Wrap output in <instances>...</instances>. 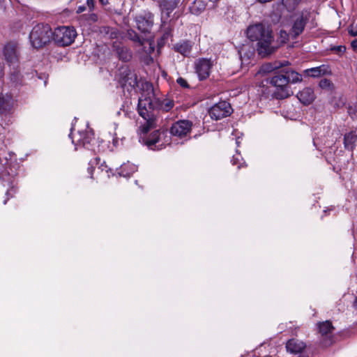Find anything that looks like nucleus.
Here are the masks:
<instances>
[{"label":"nucleus","mask_w":357,"mask_h":357,"mask_svg":"<svg viewBox=\"0 0 357 357\" xmlns=\"http://www.w3.org/2000/svg\"><path fill=\"white\" fill-rule=\"evenodd\" d=\"M86 19L90 22H96L98 21V17L96 13H89L87 15Z\"/></svg>","instance_id":"ea45409f"},{"label":"nucleus","mask_w":357,"mask_h":357,"mask_svg":"<svg viewBox=\"0 0 357 357\" xmlns=\"http://www.w3.org/2000/svg\"><path fill=\"white\" fill-rule=\"evenodd\" d=\"M1 178L2 180V184L3 186H6V185L8 186H12L10 190H8L6 192V195H8L10 192L13 190V178L10 177L8 175L7 176L6 174L2 173L1 174Z\"/></svg>","instance_id":"c756f323"},{"label":"nucleus","mask_w":357,"mask_h":357,"mask_svg":"<svg viewBox=\"0 0 357 357\" xmlns=\"http://www.w3.org/2000/svg\"><path fill=\"white\" fill-rule=\"evenodd\" d=\"M94 0H86V4L90 10H93L94 8Z\"/></svg>","instance_id":"a19ab883"},{"label":"nucleus","mask_w":357,"mask_h":357,"mask_svg":"<svg viewBox=\"0 0 357 357\" xmlns=\"http://www.w3.org/2000/svg\"><path fill=\"white\" fill-rule=\"evenodd\" d=\"M73 132H71L69 135L70 137L72 138V142L75 145V149L77 146L82 145L84 147L88 148V145L91 142L93 139V134L91 131H80L78 132L76 135L72 137Z\"/></svg>","instance_id":"ddd939ff"},{"label":"nucleus","mask_w":357,"mask_h":357,"mask_svg":"<svg viewBox=\"0 0 357 357\" xmlns=\"http://www.w3.org/2000/svg\"><path fill=\"white\" fill-rule=\"evenodd\" d=\"M192 42L188 40H181L174 45L175 52L180 53L183 56H189L192 48Z\"/></svg>","instance_id":"a211bd4d"},{"label":"nucleus","mask_w":357,"mask_h":357,"mask_svg":"<svg viewBox=\"0 0 357 357\" xmlns=\"http://www.w3.org/2000/svg\"><path fill=\"white\" fill-rule=\"evenodd\" d=\"M85 10H86V8L84 6H80L77 8V13H81L84 12Z\"/></svg>","instance_id":"37998d69"},{"label":"nucleus","mask_w":357,"mask_h":357,"mask_svg":"<svg viewBox=\"0 0 357 357\" xmlns=\"http://www.w3.org/2000/svg\"><path fill=\"white\" fill-rule=\"evenodd\" d=\"M181 0H160L159 7L161 12V22L164 24L169 20L171 13L178 6Z\"/></svg>","instance_id":"f8f14e48"},{"label":"nucleus","mask_w":357,"mask_h":357,"mask_svg":"<svg viewBox=\"0 0 357 357\" xmlns=\"http://www.w3.org/2000/svg\"><path fill=\"white\" fill-rule=\"evenodd\" d=\"M242 157L241 154L238 152H236V154L233 155L232 159L231 160L233 165H238V169L241 168L242 166V164L240 162L241 160H242Z\"/></svg>","instance_id":"473e14b6"},{"label":"nucleus","mask_w":357,"mask_h":357,"mask_svg":"<svg viewBox=\"0 0 357 357\" xmlns=\"http://www.w3.org/2000/svg\"><path fill=\"white\" fill-rule=\"evenodd\" d=\"M52 36V31L49 24H38L31 31L29 40L33 47L40 49L51 42Z\"/></svg>","instance_id":"7ed1b4c3"},{"label":"nucleus","mask_w":357,"mask_h":357,"mask_svg":"<svg viewBox=\"0 0 357 357\" xmlns=\"http://www.w3.org/2000/svg\"><path fill=\"white\" fill-rule=\"evenodd\" d=\"M307 21V16L305 17L303 13L291 16V26L289 34L292 39H296L303 32Z\"/></svg>","instance_id":"0eeeda50"},{"label":"nucleus","mask_w":357,"mask_h":357,"mask_svg":"<svg viewBox=\"0 0 357 357\" xmlns=\"http://www.w3.org/2000/svg\"><path fill=\"white\" fill-rule=\"evenodd\" d=\"M289 61H275L273 63H268L261 66L259 73H271L275 70H278L283 66H289Z\"/></svg>","instance_id":"b1692460"},{"label":"nucleus","mask_w":357,"mask_h":357,"mask_svg":"<svg viewBox=\"0 0 357 357\" xmlns=\"http://www.w3.org/2000/svg\"><path fill=\"white\" fill-rule=\"evenodd\" d=\"M280 37L282 38V41L283 43H285L290 36V35L289 34V32H287L286 31H284V30H281L280 31Z\"/></svg>","instance_id":"58836bf2"},{"label":"nucleus","mask_w":357,"mask_h":357,"mask_svg":"<svg viewBox=\"0 0 357 357\" xmlns=\"http://www.w3.org/2000/svg\"><path fill=\"white\" fill-rule=\"evenodd\" d=\"M10 81L12 85L17 86L23 84V75L20 73V66L10 68Z\"/></svg>","instance_id":"5701e85b"},{"label":"nucleus","mask_w":357,"mask_h":357,"mask_svg":"<svg viewBox=\"0 0 357 357\" xmlns=\"http://www.w3.org/2000/svg\"><path fill=\"white\" fill-rule=\"evenodd\" d=\"M284 73L289 78V82L296 83L302 80L301 75L294 70H284Z\"/></svg>","instance_id":"c85d7f7f"},{"label":"nucleus","mask_w":357,"mask_h":357,"mask_svg":"<svg viewBox=\"0 0 357 357\" xmlns=\"http://www.w3.org/2000/svg\"><path fill=\"white\" fill-rule=\"evenodd\" d=\"M270 83L273 86H275L278 90H280V91L275 93L277 98L284 99L289 96L288 86L289 78L287 77L284 70H282L281 73H278L273 76L271 78Z\"/></svg>","instance_id":"39448f33"},{"label":"nucleus","mask_w":357,"mask_h":357,"mask_svg":"<svg viewBox=\"0 0 357 357\" xmlns=\"http://www.w3.org/2000/svg\"><path fill=\"white\" fill-rule=\"evenodd\" d=\"M146 91L139 98L137 109L145 122L140 126L142 133H146L156 126L155 111L158 109L157 98L154 95L152 84H144Z\"/></svg>","instance_id":"f257e3e1"},{"label":"nucleus","mask_w":357,"mask_h":357,"mask_svg":"<svg viewBox=\"0 0 357 357\" xmlns=\"http://www.w3.org/2000/svg\"><path fill=\"white\" fill-rule=\"evenodd\" d=\"M7 202V199H6L4 202H3V204H6Z\"/></svg>","instance_id":"864d4df0"},{"label":"nucleus","mask_w":357,"mask_h":357,"mask_svg":"<svg viewBox=\"0 0 357 357\" xmlns=\"http://www.w3.org/2000/svg\"><path fill=\"white\" fill-rule=\"evenodd\" d=\"M112 47L120 60L127 62L131 59L132 52L127 47L120 43L115 42Z\"/></svg>","instance_id":"f3484780"},{"label":"nucleus","mask_w":357,"mask_h":357,"mask_svg":"<svg viewBox=\"0 0 357 357\" xmlns=\"http://www.w3.org/2000/svg\"><path fill=\"white\" fill-rule=\"evenodd\" d=\"M297 98L305 105L311 104L315 99L314 91L310 87H306L297 94Z\"/></svg>","instance_id":"6ab92c4d"},{"label":"nucleus","mask_w":357,"mask_h":357,"mask_svg":"<svg viewBox=\"0 0 357 357\" xmlns=\"http://www.w3.org/2000/svg\"><path fill=\"white\" fill-rule=\"evenodd\" d=\"M92 163H93V162H92V161H90L89 165H92Z\"/></svg>","instance_id":"5fc2aeb1"},{"label":"nucleus","mask_w":357,"mask_h":357,"mask_svg":"<svg viewBox=\"0 0 357 357\" xmlns=\"http://www.w3.org/2000/svg\"><path fill=\"white\" fill-rule=\"evenodd\" d=\"M247 37L251 41L257 42V52L264 57L271 54L273 50L271 47L273 41L272 31L269 27L261 23L250 25L246 31Z\"/></svg>","instance_id":"f03ea898"},{"label":"nucleus","mask_w":357,"mask_h":357,"mask_svg":"<svg viewBox=\"0 0 357 357\" xmlns=\"http://www.w3.org/2000/svg\"><path fill=\"white\" fill-rule=\"evenodd\" d=\"M154 51V47L152 46L151 43H149V54H151Z\"/></svg>","instance_id":"c03bdc74"},{"label":"nucleus","mask_w":357,"mask_h":357,"mask_svg":"<svg viewBox=\"0 0 357 357\" xmlns=\"http://www.w3.org/2000/svg\"><path fill=\"white\" fill-rule=\"evenodd\" d=\"M206 8V3L203 0H195L190 6V11L192 14L198 15Z\"/></svg>","instance_id":"a878e982"},{"label":"nucleus","mask_w":357,"mask_h":357,"mask_svg":"<svg viewBox=\"0 0 357 357\" xmlns=\"http://www.w3.org/2000/svg\"><path fill=\"white\" fill-rule=\"evenodd\" d=\"M147 132L146 133H142L140 128H139V140H142L144 143L149 146L150 149H153V146H155V147H159L160 146H162V144H160V135L161 133L159 132V130H155L153 131L151 135L147 136Z\"/></svg>","instance_id":"2eb2a0df"},{"label":"nucleus","mask_w":357,"mask_h":357,"mask_svg":"<svg viewBox=\"0 0 357 357\" xmlns=\"http://www.w3.org/2000/svg\"><path fill=\"white\" fill-rule=\"evenodd\" d=\"M354 307L356 310H357V297L355 298V301L354 302Z\"/></svg>","instance_id":"de8ad7c7"},{"label":"nucleus","mask_w":357,"mask_h":357,"mask_svg":"<svg viewBox=\"0 0 357 357\" xmlns=\"http://www.w3.org/2000/svg\"><path fill=\"white\" fill-rule=\"evenodd\" d=\"M331 50L339 55H342L346 51V47L344 45L334 46Z\"/></svg>","instance_id":"e433bc0d"},{"label":"nucleus","mask_w":357,"mask_h":357,"mask_svg":"<svg viewBox=\"0 0 357 357\" xmlns=\"http://www.w3.org/2000/svg\"><path fill=\"white\" fill-rule=\"evenodd\" d=\"M331 84H331V81L326 78L321 79L319 83V87L323 89H329L331 87Z\"/></svg>","instance_id":"c9c22d12"},{"label":"nucleus","mask_w":357,"mask_h":357,"mask_svg":"<svg viewBox=\"0 0 357 357\" xmlns=\"http://www.w3.org/2000/svg\"><path fill=\"white\" fill-rule=\"evenodd\" d=\"M3 55L10 68L19 66L20 51L17 43H8L3 49Z\"/></svg>","instance_id":"423d86ee"},{"label":"nucleus","mask_w":357,"mask_h":357,"mask_svg":"<svg viewBox=\"0 0 357 357\" xmlns=\"http://www.w3.org/2000/svg\"><path fill=\"white\" fill-rule=\"evenodd\" d=\"M192 123L188 120H180L172 124L170 132L172 135L182 138L191 131Z\"/></svg>","instance_id":"9b49d317"},{"label":"nucleus","mask_w":357,"mask_h":357,"mask_svg":"<svg viewBox=\"0 0 357 357\" xmlns=\"http://www.w3.org/2000/svg\"><path fill=\"white\" fill-rule=\"evenodd\" d=\"M348 33L351 36H357V22H353L348 27Z\"/></svg>","instance_id":"f704fd0d"},{"label":"nucleus","mask_w":357,"mask_h":357,"mask_svg":"<svg viewBox=\"0 0 357 357\" xmlns=\"http://www.w3.org/2000/svg\"><path fill=\"white\" fill-rule=\"evenodd\" d=\"M351 47L354 51L357 50V39H354L351 41Z\"/></svg>","instance_id":"79ce46f5"},{"label":"nucleus","mask_w":357,"mask_h":357,"mask_svg":"<svg viewBox=\"0 0 357 357\" xmlns=\"http://www.w3.org/2000/svg\"><path fill=\"white\" fill-rule=\"evenodd\" d=\"M319 331L322 336L330 337L334 330L332 324L329 321H326L318 324Z\"/></svg>","instance_id":"393cba45"},{"label":"nucleus","mask_w":357,"mask_h":357,"mask_svg":"<svg viewBox=\"0 0 357 357\" xmlns=\"http://www.w3.org/2000/svg\"><path fill=\"white\" fill-rule=\"evenodd\" d=\"M357 144V134L354 131L346 133L344 136V146L347 150L352 151Z\"/></svg>","instance_id":"412c9836"},{"label":"nucleus","mask_w":357,"mask_h":357,"mask_svg":"<svg viewBox=\"0 0 357 357\" xmlns=\"http://www.w3.org/2000/svg\"><path fill=\"white\" fill-rule=\"evenodd\" d=\"M347 113L352 119H357V105H349L347 107Z\"/></svg>","instance_id":"2f4dec72"},{"label":"nucleus","mask_w":357,"mask_h":357,"mask_svg":"<svg viewBox=\"0 0 357 357\" xmlns=\"http://www.w3.org/2000/svg\"><path fill=\"white\" fill-rule=\"evenodd\" d=\"M88 172L90 174V175H91V178H93V174H92L93 167H89L88 168Z\"/></svg>","instance_id":"49530a36"},{"label":"nucleus","mask_w":357,"mask_h":357,"mask_svg":"<svg viewBox=\"0 0 357 357\" xmlns=\"http://www.w3.org/2000/svg\"><path fill=\"white\" fill-rule=\"evenodd\" d=\"M169 33H171V31H170V30H169V31H167L165 32V35H167V36Z\"/></svg>","instance_id":"3c124183"},{"label":"nucleus","mask_w":357,"mask_h":357,"mask_svg":"<svg viewBox=\"0 0 357 357\" xmlns=\"http://www.w3.org/2000/svg\"><path fill=\"white\" fill-rule=\"evenodd\" d=\"M137 28L142 33L150 32L153 25V15L150 12H144L135 17Z\"/></svg>","instance_id":"1a4fd4ad"},{"label":"nucleus","mask_w":357,"mask_h":357,"mask_svg":"<svg viewBox=\"0 0 357 357\" xmlns=\"http://www.w3.org/2000/svg\"><path fill=\"white\" fill-rule=\"evenodd\" d=\"M101 33H105L107 34H110L111 38L116 37V31L114 29L110 28L109 26H103L101 29Z\"/></svg>","instance_id":"72a5a7b5"},{"label":"nucleus","mask_w":357,"mask_h":357,"mask_svg":"<svg viewBox=\"0 0 357 357\" xmlns=\"http://www.w3.org/2000/svg\"><path fill=\"white\" fill-rule=\"evenodd\" d=\"M137 170L136 166L132 164L127 163L121 166L119 174L124 177L130 176Z\"/></svg>","instance_id":"cd10ccee"},{"label":"nucleus","mask_w":357,"mask_h":357,"mask_svg":"<svg viewBox=\"0 0 357 357\" xmlns=\"http://www.w3.org/2000/svg\"><path fill=\"white\" fill-rule=\"evenodd\" d=\"M176 83L181 86L182 88L188 89L189 88V84H188L187 81L183 78V77H178L176 79Z\"/></svg>","instance_id":"4c0bfd02"},{"label":"nucleus","mask_w":357,"mask_h":357,"mask_svg":"<svg viewBox=\"0 0 357 357\" xmlns=\"http://www.w3.org/2000/svg\"><path fill=\"white\" fill-rule=\"evenodd\" d=\"M128 36L132 41L137 42L141 45H144V40L140 38V37L138 36V34L137 33H135L134 31H132V30L128 31Z\"/></svg>","instance_id":"7c9ffc66"},{"label":"nucleus","mask_w":357,"mask_h":357,"mask_svg":"<svg viewBox=\"0 0 357 357\" xmlns=\"http://www.w3.org/2000/svg\"><path fill=\"white\" fill-rule=\"evenodd\" d=\"M102 5L105 6L108 3V0H99Z\"/></svg>","instance_id":"a18cd8bd"},{"label":"nucleus","mask_w":357,"mask_h":357,"mask_svg":"<svg viewBox=\"0 0 357 357\" xmlns=\"http://www.w3.org/2000/svg\"><path fill=\"white\" fill-rule=\"evenodd\" d=\"M99 160H100V158H95V161H96L97 163H98V161H99Z\"/></svg>","instance_id":"09e8293b"},{"label":"nucleus","mask_w":357,"mask_h":357,"mask_svg":"<svg viewBox=\"0 0 357 357\" xmlns=\"http://www.w3.org/2000/svg\"><path fill=\"white\" fill-rule=\"evenodd\" d=\"M231 111V107L228 102L220 101L211 107L208 114L212 119L218 121L229 116Z\"/></svg>","instance_id":"6e6552de"},{"label":"nucleus","mask_w":357,"mask_h":357,"mask_svg":"<svg viewBox=\"0 0 357 357\" xmlns=\"http://www.w3.org/2000/svg\"><path fill=\"white\" fill-rule=\"evenodd\" d=\"M158 109H161L165 112H169L174 106V102L172 100L165 98L162 100L157 98Z\"/></svg>","instance_id":"bb28decb"},{"label":"nucleus","mask_w":357,"mask_h":357,"mask_svg":"<svg viewBox=\"0 0 357 357\" xmlns=\"http://www.w3.org/2000/svg\"><path fill=\"white\" fill-rule=\"evenodd\" d=\"M14 100L10 93H0V114H6L9 113L13 107Z\"/></svg>","instance_id":"dca6fc26"},{"label":"nucleus","mask_w":357,"mask_h":357,"mask_svg":"<svg viewBox=\"0 0 357 357\" xmlns=\"http://www.w3.org/2000/svg\"><path fill=\"white\" fill-rule=\"evenodd\" d=\"M211 1H213V2H217L218 0H210Z\"/></svg>","instance_id":"603ef678"},{"label":"nucleus","mask_w":357,"mask_h":357,"mask_svg":"<svg viewBox=\"0 0 357 357\" xmlns=\"http://www.w3.org/2000/svg\"><path fill=\"white\" fill-rule=\"evenodd\" d=\"M212 67L210 59L202 58L197 60L195 64L196 73L199 79H205L208 77Z\"/></svg>","instance_id":"4468645a"},{"label":"nucleus","mask_w":357,"mask_h":357,"mask_svg":"<svg viewBox=\"0 0 357 357\" xmlns=\"http://www.w3.org/2000/svg\"><path fill=\"white\" fill-rule=\"evenodd\" d=\"M119 82L122 87L130 86L135 88L137 86V75L128 67H122L119 70Z\"/></svg>","instance_id":"9d476101"},{"label":"nucleus","mask_w":357,"mask_h":357,"mask_svg":"<svg viewBox=\"0 0 357 357\" xmlns=\"http://www.w3.org/2000/svg\"><path fill=\"white\" fill-rule=\"evenodd\" d=\"M306 344L298 339H291L286 344V348L288 352L294 354L301 353L305 348Z\"/></svg>","instance_id":"aec40b11"},{"label":"nucleus","mask_w":357,"mask_h":357,"mask_svg":"<svg viewBox=\"0 0 357 357\" xmlns=\"http://www.w3.org/2000/svg\"><path fill=\"white\" fill-rule=\"evenodd\" d=\"M331 340H329L328 342H326V343H325V344H326V345H327V344H331Z\"/></svg>","instance_id":"8fccbe9b"},{"label":"nucleus","mask_w":357,"mask_h":357,"mask_svg":"<svg viewBox=\"0 0 357 357\" xmlns=\"http://www.w3.org/2000/svg\"><path fill=\"white\" fill-rule=\"evenodd\" d=\"M52 33V39L60 46L71 45L77 36V31L73 26H59L54 29Z\"/></svg>","instance_id":"20e7f679"},{"label":"nucleus","mask_w":357,"mask_h":357,"mask_svg":"<svg viewBox=\"0 0 357 357\" xmlns=\"http://www.w3.org/2000/svg\"><path fill=\"white\" fill-rule=\"evenodd\" d=\"M307 75L312 77H318L331 73L328 66L321 65L318 67L312 68L305 70Z\"/></svg>","instance_id":"4be33fe9"}]
</instances>
